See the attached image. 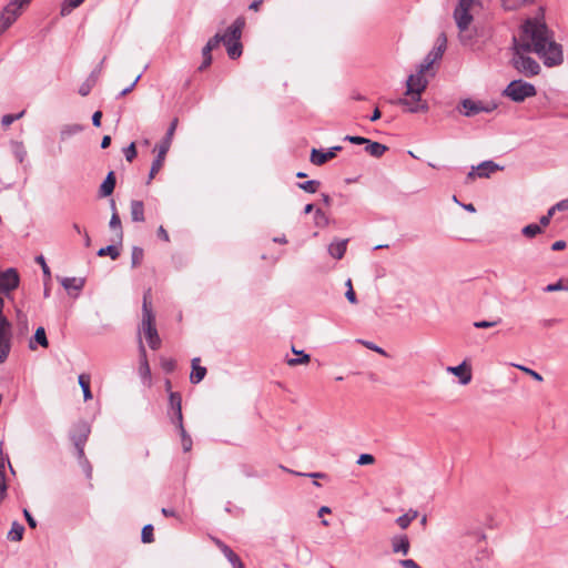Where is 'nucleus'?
<instances>
[{
	"label": "nucleus",
	"instance_id": "f257e3e1",
	"mask_svg": "<svg viewBox=\"0 0 568 568\" xmlns=\"http://www.w3.org/2000/svg\"><path fill=\"white\" fill-rule=\"evenodd\" d=\"M535 52L546 67H556L562 63V48L554 39L552 32L539 19H527L523 24L520 40L514 38L513 67L526 77H535L540 72L539 63L525 55Z\"/></svg>",
	"mask_w": 568,
	"mask_h": 568
},
{
	"label": "nucleus",
	"instance_id": "f03ea898",
	"mask_svg": "<svg viewBox=\"0 0 568 568\" xmlns=\"http://www.w3.org/2000/svg\"><path fill=\"white\" fill-rule=\"evenodd\" d=\"M20 277L14 268L0 271V364L4 363L9 357L12 347V324L3 315L4 298L19 286Z\"/></svg>",
	"mask_w": 568,
	"mask_h": 568
},
{
	"label": "nucleus",
	"instance_id": "7ed1b4c3",
	"mask_svg": "<svg viewBox=\"0 0 568 568\" xmlns=\"http://www.w3.org/2000/svg\"><path fill=\"white\" fill-rule=\"evenodd\" d=\"M477 4L478 0H459L454 10V19L459 30L460 41L464 43L471 39L468 29L473 21L471 11Z\"/></svg>",
	"mask_w": 568,
	"mask_h": 568
},
{
	"label": "nucleus",
	"instance_id": "20e7f679",
	"mask_svg": "<svg viewBox=\"0 0 568 568\" xmlns=\"http://www.w3.org/2000/svg\"><path fill=\"white\" fill-rule=\"evenodd\" d=\"M27 7L26 0H10L3 7L0 12V36L13 26Z\"/></svg>",
	"mask_w": 568,
	"mask_h": 568
},
{
	"label": "nucleus",
	"instance_id": "39448f33",
	"mask_svg": "<svg viewBox=\"0 0 568 568\" xmlns=\"http://www.w3.org/2000/svg\"><path fill=\"white\" fill-rule=\"evenodd\" d=\"M503 94L514 102H523L527 98L535 97L537 94V90L531 83L523 80H514L506 87Z\"/></svg>",
	"mask_w": 568,
	"mask_h": 568
},
{
	"label": "nucleus",
	"instance_id": "423d86ee",
	"mask_svg": "<svg viewBox=\"0 0 568 568\" xmlns=\"http://www.w3.org/2000/svg\"><path fill=\"white\" fill-rule=\"evenodd\" d=\"M446 48V38L443 34L437 40L436 47L425 57L423 62L418 65L417 71L426 75V72L433 67V64L440 60Z\"/></svg>",
	"mask_w": 568,
	"mask_h": 568
},
{
	"label": "nucleus",
	"instance_id": "0eeeda50",
	"mask_svg": "<svg viewBox=\"0 0 568 568\" xmlns=\"http://www.w3.org/2000/svg\"><path fill=\"white\" fill-rule=\"evenodd\" d=\"M153 315L148 310L146 302L144 301V337L146 338L150 348L158 349L161 346V338L153 324Z\"/></svg>",
	"mask_w": 568,
	"mask_h": 568
},
{
	"label": "nucleus",
	"instance_id": "6e6552de",
	"mask_svg": "<svg viewBox=\"0 0 568 568\" xmlns=\"http://www.w3.org/2000/svg\"><path fill=\"white\" fill-rule=\"evenodd\" d=\"M501 168L491 160L484 161L476 166H471L467 174L466 182H473L476 178L487 179Z\"/></svg>",
	"mask_w": 568,
	"mask_h": 568
},
{
	"label": "nucleus",
	"instance_id": "1a4fd4ad",
	"mask_svg": "<svg viewBox=\"0 0 568 568\" xmlns=\"http://www.w3.org/2000/svg\"><path fill=\"white\" fill-rule=\"evenodd\" d=\"M394 103L405 106L410 113L428 111V104L422 100L420 94H405V97L397 99Z\"/></svg>",
	"mask_w": 568,
	"mask_h": 568
},
{
	"label": "nucleus",
	"instance_id": "9d476101",
	"mask_svg": "<svg viewBox=\"0 0 568 568\" xmlns=\"http://www.w3.org/2000/svg\"><path fill=\"white\" fill-rule=\"evenodd\" d=\"M428 85V80L425 74L419 73L418 71L414 74H410L406 80V91L405 94H420L426 90Z\"/></svg>",
	"mask_w": 568,
	"mask_h": 568
},
{
	"label": "nucleus",
	"instance_id": "9b49d317",
	"mask_svg": "<svg viewBox=\"0 0 568 568\" xmlns=\"http://www.w3.org/2000/svg\"><path fill=\"white\" fill-rule=\"evenodd\" d=\"M90 434V427L85 423L77 425L75 433L72 435V442L78 450L79 457L84 455V444Z\"/></svg>",
	"mask_w": 568,
	"mask_h": 568
},
{
	"label": "nucleus",
	"instance_id": "f8f14e48",
	"mask_svg": "<svg viewBox=\"0 0 568 568\" xmlns=\"http://www.w3.org/2000/svg\"><path fill=\"white\" fill-rule=\"evenodd\" d=\"M244 26L245 19L243 17L236 18V20L226 29L225 33L222 34L223 43L240 41Z\"/></svg>",
	"mask_w": 568,
	"mask_h": 568
},
{
	"label": "nucleus",
	"instance_id": "ddd939ff",
	"mask_svg": "<svg viewBox=\"0 0 568 568\" xmlns=\"http://www.w3.org/2000/svg\"><path fill=\"white\" fill-rule=\"evenodd\" d=\"M342 150V146L335 145L332 146L327 152H323L322 150L313 149L311 152V162L314 165L321 166L325 164L328 160L336 156L337 152Z\"/></svg>",
	"mask_w": 568,
	"mask_h": 568
},
{
	"label": "nucleus",
	"instance_id": "4468645a",
	"mask_svg": "<svg viewBox=\"0 0 568 568\" xmlns=\"http://www.w3.org/2000/svg\"><path fill=\"white\" fill-rule=\"evenodd\" d=\"M446 371L449 373V374H453L454 376L458 377L459 378V383L462 385H467L470 383L471 381V368L470 366L468 365V363L466 361H464L462 364L457 365V366H448L446 368Z\"/></svg>",
	"mask_w": 568,
	"mask_h": 568
},
{
	"label": "nucleus",
	"instance_id": "2eb2a0df",
	"mask_svg": "<svg viewBox=\"0 0 568 568\" xmlns=\"http://www.w3.org/2000/svg\"><path fill=\"white\" fill-rule=\"evenodd\" d=\"M463 114L465 116H474L480 112H491V109H485V104L480 101L465 99L462 101Z\"/></svg>",
	"mask_w": 568,
	"mask_h": 568
},
{
	"label": "nucleus",
	"instance_id": "dca6fc26",
	"mask_svg": "<svg viewBox=\"0 0 568 568\" xmlns=\"http://www.w3.org/2000/svg\"><path fill=\"white\" fill-rule=\"evenodd\" d=\"M215 545L222 551V554L226 557V559L231 562L233 568H244L243 562L240 557L223 541L220 539L214 540Z\"/></svg>",
	"mask_w": 568,
	"mask_h": 568
},
{
	"label": "nucleus",
	"instance_id": "f3484780",
	"mask_svg": "<svg viewBox=\"0 0 568 568\" xmlns=\"http://www.w3.org/2000/svg\"><path fill=\"white\" fill-rule=\"evenodd\" d=\"M158 155L155 160L152 163L151 170H150V179H153L154 175L160 171V169L163 165L165 155L169 151L168 149V142H161L159 145H156Z\"/></svg>",
	"mask_w": 568,
	"mask_h": 568
},
{
	"label": "nucleus",
	"instance_id": "a211bd4d",
	"mask_svg": "<svg viewBox=\"0 0 568 568\" xmlns=\"http://www.w3.org/2000/svg\"><path fill=\"white\" fill-rule=\"evenodd\" d=\"M111 210H112V216L110 219L109 226L112 231L115 232V239L121 242L123 239V231H122V226H121L120 216L116 212L114 200H111Z\"/></svg>",
	"mask_w": 568,
	"mask_h": 568
},
{
	"label": "nucleus",
	"instance_id": "6ab92c4d",
	"mask_svg": "<svg viewBox=\"0 0 568 568\" xmlns=\"http://www.w3.org/2000/svg\"><path fill=\"white\" fill-rule=\"evenodd\" d=\"M115 187V175L114 172H109L102 184L100 185V195L105 197L113 193Z\"/></svg>",
	"mask_w": 568,
	"mask_h": 568
},
{
	"label": "nucleus",
	"instance_id": "aec40b11",
	"mask_svg": "<svg viewBox=\"0 0 568 568\" xmlns=\"http://www.w3.org/2000/svg\"><path fill=\"white\" fill-rule=\"evenodd\" d=\"M181 395L179 393H171L170 394V405L172 408V422L174 419H182V406H181Z\"/></svg>",
	"mask_w": 568,
	"mask_h": 568
},
{
	"label": "nucleus",
	"instance_id": "412c9836",
	"mask_svg": "<svg viewBox=\"0 0 568 568\" xmlns=\"http://www.w3.org/2000/svg\"><path fill=\"white\" fill-rule=\"evenodd\" d=\"M347 242V240H342L331 243L328 246L329 255L336 260H341L346 252Z\"/></svg>",
	"mask_w": 568,
	"mask_h": 568
},
{
	"label": "nucleus",
	"instance_id": "4be33fe9",
	"mask_svg": "<svg viewBox=\"0 0 568 568\" xmlns=\"http://www.w3.org/2000/svg\"><path fill=\"white\" fill-rule=\"evenodd\" d=\"M84 278H81V277H63L61 280V285L67 290V291H71V290H74V291H81L84 286Z\"/></svg>",
	"mask_w": 568,
	"mask_h": 568
},
{
	"label": "nucleus",
	"instance_id": "5701e85b",
	"mask_svg": "<svg viewBox=\"0 0 568 568\" xmlns=\"http://www.w3.org/2000/svg\"><path fill=\"white\" fill-rule=\"evenodd\" d=\"M365 150L369 155L374 158H381L388 150V148L382 143L368 140Z\"/></svg>",
	"mask_w": 568,
	"mask_h": 568
},
{
	"label": "nucleus",
	"instance_id": "b1692460",
	"mask_svg": "<svg viewBox=\"0 0 568 568\" xmlns=\"http://www.w3.org/2000/svg\"><path fill=\"white\" fill-rule=\"evenodd\" d=\"M34 342L38 343L39 345H41L44 348H47L49 346V342H48V338H47V335H45V331H44V328L42 326L37 328L36 333H34V336H33V339L30 341L29 347L31 349H36Z\"/></svg>",
	"mask_w": 568,
	"mask_h": 568
},
{
	"label": "nucleus",
	"instance_id": "393cba45",
	"mask_svg": "<svg viewBox=\"0 0 568 568\" xmlns=\"http://www.w3.org/2000/svg\"><path fill=\"white\" fill-rule=\"evenodd\" d=\"M393 551L400 552L403 555H407L409 550V541L406 536H400L393 539L392 542Z\"/></svg>",
	"mask_w": 568,
	"mask_h": 568
},
{
	"label": "nucleus",
	"instance_id": "a878e982",
	"mask_svg": "<svg viewBox=\"0 0 568 568\" xmlns=\"http://www.w3.org/2000/svg\"><path fill=\"white\" fill-rule=\"evenodd\" d=\"M82 130H83V126L81 124H78V123L67 124L61 129L60 135H61L62 140H67L70 136L80 133Z\"/></svg>",
	"mask_w": 568,
	"mask_h": 568
},
{
	"label": "nucleus",
	"instance_id": "bb28decb",
	"mask_svg": "<svg viewBox=\"0 0 568 568\" xmlns=\"http://www.w3.org/2000/svg\"><path fill=\"white\" fill-rule=\"evenodd\" d=\"M78 382H79L80 387L82 388L84 400L87 402V400L92 399V393L90 389V376L85 375V374H81V375H79Z\"/></svg>",
	"mask_w": 568,
	"mask_h": 568
},
{
	"label": "nucleus",
	"instance_id": "cd10ccee",
	"mask_svg": "<svg viewBox=\"0 0 568 568\" xmlns=\"http://www.w3.org/2000/svg\"><path fill=\"white\" fill-rule=\"evenodd\" d=\"M418 516V513L417 510H408L406 514L399 516L397 519H396V523L397 525L402 528V529H406L410 523Z\"/></svg>",
	"mask_w": 568,
	"mask_h": 568
},
{
	"label": "nucleus",
	"instance_id": "c85d7f7f",
	"mask_svg": "<svg viewBox=\"0 0 568 568\" xmlns=\"http://www.w3.org/2000/svg\"><path fill=\"white\" fill-rule=\"evenodd\" d=\"M292 351H293V353L298 355V357L290 358L287 361V364L290 366H297V365L307 364L311 361L310 355L304 353L303 351H296L295 347H292Z\"/></svg>",
	"mask_w": 568,
	"mask_h": 568
},
{
	"label": "nucleus",
	"instance_id": "c756f323",
	"mask_svg": "<svg viewBox=\"0 0 568 568\" xmlns=\"http://www.w3.org/2000/svg\"><path fill=\"white\" fill-rule=\"evenodd\" d=\"M224 45L226 47L227 55L231 59L234 60V59H237V58L241 57V54H242V44H241L240 41L224 43Z\"/></svg>",
	"mask_w": 568,
	"mask_h": 568
},
{
	"label": "nucleus",
	"instance_id": "7c9ffc66",
	"mask_svg": "<svg viewBox=\"0 0 568 568\" xmlns=\"http://www.w3.org/2000/svg\"><path fill=\"white\" fill-rule=\"evenodd\" d=\"M84 0H64L61 6V16H68L78 8L80 4L83 3Z\"/></svg>",
	"mask_w": 568,
	"mask_h": 568
},
{
	"label": "nucleus",
	"instance_id": "2f4dec72",
	"mask_svg": "<svg viewBox=\"0 0 568 568\" xmlns=\"http://www.w3.org/2000/svg\"><path fill=\"white\" fill-rule=\"evenodd\" d=\"M206 374V368L200 365H194L192 373L190 375V381L193 384L200 383Z\"/></svg>",
	"mask_w": 568,
	"mask_h": 568
},
{
	"label": "nucleus",
	"instance_id": "473e14b6",
	"mask_svg": "<svg viewBox=\"0 0 568 568\" xmlns=\"http://www.w3.org/2000/svg\"><path fill=\"white\" fill-rule=\"evenodd\" d=\"M542 229L538 224H528L521 229V234L528 239H532L536 235L540 234Z\"/></svg>",
	"mask_w": 568,
	"mask_h": 568
},
{
	"label": "nucleus",
	"instance_id": "72a5a7b5",
	"mask_svg": "<svg viewBox=\"0 0 568 568\" xmlns=\"http://www.w3.org/2000/svg\"><path fill=\"white\" fill-rule=\"evenodd\" d=\"M99 256H110L112 260H115L120 255V250L115 245H108L105 247H101L98 251Z\"/></svg>",
	"mask_w": 568,
	"mask_h": 568
},
{
	"label": "nucleus",
	"instance_id": "f704fd0d",
	"mask_svg": "<svg viewBox=\"0 0 568 568\" xmlns=\"http://www.w3.org/2000/svg\"><path fill=\"white\" fill-rule=\"evenodd\" d=\"M24 528L18 523H13L11 530L8 534L9 539L19 541L22 539Z\"/></svg>",
	"mask_w": 568,
	"mask_h": 568
},
{
	"label": "nucleus",
	"instance_id": "c9c22d12",
	"mask_svg": "<svg viewBox=\"0 0 568 568\" xmlns=\"http://www.w3.org/2000/svg\"><path fill=\"white\" fill-rule=\"evenodd\" d=\"M12 152L16 159L21 163L27 156V151L21 142L12 143Z\"/></svg>",
	"mask_w": 568,
	"mask_h": 568
},
{
	"label": "nucleus",
	"instance_id": "e433bc0d",
	"mask_svg": "<svg viewBox=\"0 0 568 568\" xmlns=\"http://www.w3.org/2000/svg\"><path fill=\"white\" fill-rule=\"evenodd\" d=\"M297 185L301 190H303L307 193H315V192H317V190L321 185V182L317 180H310V181H306L303 183H298Z\"/></svg>",
	"mask_w": 568,
	"mask_h": 568
},
{
	"label": "nucleus",
	"instance_id": "4c0bfd02",
	"mask_svg": "<svg viewBox=\"0 0 568 568\" xmlns=\"http://www.w3.org/2000/svg\"><path fill=\"white\" fill-rule=\"evenodd\" d=\"M17 323H18L20 332L22 334H27L29 331L28 317L21 310H17Z\"/></svg>",
	"mask_w": 568,
	"mask_h": 568
},
{
	"label": "nucleus",
	"instance_id": "58836bf2",
	"mask_svg": "<svg viewBox=\"0 0 568 568\" xmlns=\"http://www.w3.org/2000/svg\"><path fill=\"white\" fill-rule=\"evenodd\" d=\"M503 1V6L506 10H516L529 2H531L532 0H501Z\"/></svg>",
	"mask_w": 568,
	"mask_h": 568
},
{
	"label": "nucleus",
	"instance_id": "ea45409f",
	"mask_svg": "<svg viewBox=\"0 0 568 568\" xmlns=\"http://www.w3.org/2000/svg\"><path fill=\"white\" fill-rule=\"evenodd\" d=\"M131 216L132 220L138 222L142 220V202L133 201L131 204Z\"/></svg>",
	"mask_w": 568,
	"mask_h": 568
},
{
	"label": "nucleus",
	"instance_id": "a19ab883",
	"mask_svg": "<svg viewBox=\"0 0 568 568\" xmlns=\"http://www.w3.org/2000/svg\"><path fill=\"white\" fill-rule=\"evenodd\" d=\"M511 365L514 367L520 369L521 372L526 373L527 375L531 376L535 381L542 382V376L538 372H536L529 367H526L524 365H519V364H511Z\"/></svg>",
	"mask_w": 568,
	"mask_h": 568
},
{
	"label": "nucleus",
	"instance_id": "79ce46f5",
	"mask_svg": "<svg viewBox=\"0 0 568 568\" xmlns=\"http://www.w3.org/2000/svg\"><path fill=\"white\" fill-rule=\"evenodd\" d=\"M9 466L12 474H14V470L10 464L9 457L3 454L2 450V443H0V470L1 473H6V467Z\"/></svg>",
	"mask_w": 568,
	"mask_h": 568
},
{
	"label": "nucleus",
	"instance_id": "37998d69",
	"mask_svg": "<svg viewBox=\"0 0 568 568\" xmlns=\"http://www.w3.org/2000/svg\"><path fill=\"white\" fill-rule=\"evenodd\" d=\"M176 125H178V120L174 119L170 125V128L168 129V132L165 134V136L163 138V140L161 142H168V149H170V145H171V141H172V136L174 134V131L176 129Z\"/></svg>",
	"mask_w": 568,
	"mask_h": 568
},
{
	"label": "nucleus",
	"instance_id": "c03bdc74",
	"mask_svg": "<svg viewBox=\"0 0 568 568\" xmlns=\"http://www.w3.org/2000/svg\"><path fill=\"white\" fill-rule=\"evenodd\" d=\"M94 85V80L92 79H88L85 80L79 88V93L82 95V97H85L90 93V91L92 90Z\"/></svg>",
	"mask_w": 568,
	"mask_h": 568
},
{
	"label": "nucleus",
	"instance_id": "a18cd8bd",
	"mask_svg": "<svg viewBox=\"0 0 568 568\" xmlns=\"http://www.w3.org/2000/svg\"><path fill=\"white\" fill-rule=\"evenodd\" d=\"M500 322H501L500 318H498L497 321H477L474 323V326L476 328H490V327L496 326Z\"/></svg>",
	"mask_w": 568,
	"mask_h": 568
},
{
	"label": "nucleus",
	"instance_id": "49530a36",
	"mask_svg": "<svg viewBox=\"0 0 568 568\" xmlns=\"http://www.w3.org/2000/svg\"><path fill=\"white\" fill-rule=\"evenodd\" d=\"M23 111L18 114H7L2 118L1 122L3 126H9L12 124L16 120L20 119L23 115Z\"/></svg>",
	"mask_w": 568,
	"mask_h": 568
},
{
	"label": "nucleus",
	"instance_id": "de8ad7c7",
	"mask_svg": "<svg viewBox=\"0 0 568 568\" xmlns=\"http://www.w3.org/2000/svg\"><path fill=\"white\" fill-rule=\"evenodd\" d=\"M36 262L41 266L44 276L49 280L51 277V272L45 263L44 257L42 255H39L36 257Z\"/></svg>",
	"mask_w": 568,
	"mask_h": 568
},
{
	"label": "nucleus",
	"instance_id": "09e8293b",
	"mask_svg": "<svg viewBox=\"0 0 568 568\" xmlns=\"http://www.w3.org/2000/svg\"><path fill=\"white\" fill-rule=\"evenodd\" d=\"M374 462H375V458L373 455L362 454V455H359L356 463L361 466H364V465H372V464H374Z\"/></svg>",
	"mask_w": 568,
	"mask_h": 568
},
{
	"label": "nucleus",
	"instance_id": "8fccbe9b",
	"mask_svg": "<svg viewBox=\"0 0 568 568\" xmlns=\"http://www.w3.org/2000/svg\"><path fill=\"white\" fill-rule=\"evenodd\" d=\"M125 159L131 162L136 156L135 143H131L129 146L124 149Z\"/></svg>",
	"mask_w": 568,
	"mask_h": 568
},
{
	"label": "nucleus",
	"instance_id": "3c124183",
	"mask_svg": "<svg viewBox=\"0 0 568 568\" xmlns=\"http://www.w3.org/2000/svg\"><path fill=\"white\" fill-rule=\"evenodd\" d=\"M153 530L154 528L151 524L144 525V544L154 541Z\"/></svg>",
	"mask_w": 568,
	"mask_h": 568
},
{
	"label": "nucleus",
	"instance_id": "603ef678",
	"mask_svg": "<svg viewBox=\"0 0 568 568\" xmlns=\"http://www.w3.org/2000/svg\"><path fill=\"white\" fill-rule=\"evenodd\" d=\"M223 42V38L221 33H216L213 38H211L205 45L210 47L211 50H214Z\"/></svg>",
	"mask_w": 568,
	"mask_h": 568
},
{
	"label": "nucleus",
	"instance_id": "864d4df0",
	"mask_svg": "<svg viewBox=\"0 0 568 568\" xmlns=\"http://www.w3.org/2000/svg\"><path fill=\"white\" fill-rule=\"evenodd\" d=\"M173 424L176 425L178 429H179V433H180V436H181V442L183 440V438H190L191 436L186 433L184 426H183V418L182 419H174V422H172Z\"/></svg>",
	"mask_w": 568,
	"mask_h": 568
},
{
	"label": "nucleus",
	"instance_id": "5fc2aeb1",
	"mask_svg": "<svg viewBox=\"0 0 568 568\" xmlns=\"http://www.w3.org/2000/svg\"><path fill=\"white\" fill-rule=\"evenodd\" d=\"M344 140L349 141L353 144H367L369 139L357 135H346Z\"/></svg>",
	"mask_w": 568,
	"mask_h": 568
},
{
	"label": "nucleus",
	"instance_id": "6e6d98bb",
	"mask_svg": "<svg viewBox=\"0 0 568 568\" xmlns=\"http://www.w3.org/2000/svg\"><path fill=\"white\" fill-rule=\"evenodd\" d=\"M142 257V250L139 247H134L132 252V266H136L140 263Z\"/></svg>",
	"mask_w": 568,
	"mask_h": 568
},
{
	"label": "nucleus",
	"instance_id": "4d7b16f0",
	"mask_svg": "<svg viewBox=\"0 0 568 568\" xmlns=\"http://www.w3.org/2000/svg\"><path fill=\"white\" fill-rule=\"evenodd\" d=\"M403 568H422L415 560L413 559H403L399 561Z\"/></svg>",
	"mask_w": 568,
	"mask_h": 568
},
{
	"label": "nucleus",
	"instance_id": "13d9d810",
	"mask_svg": "<svg viewBox=\"0 0 568 568\" xmlns=\"http://www.w3.org/2000/svg\"><path fill=\"white\" fill-rule=\"evenodd\" d=\"M363 344L368 348V349H372V351H375L376 353L381 354V355H384L386 356V352L381 348L379 346L371 343V342H363Z\"/></svg>",
	"mask_w": 568,
	"mask_h": 568
},
{
	"label": "nucleus",
	"instance_id": "bf43d9fd",
	"mask_svg": "<svg viewBox=\"0 0 568 568\" xmlns=\"http://www.w3.org/2000/svg\"><path fill=\"white\" fill-rule=\"evenodd\" d=\"M292 474H294L296 476H307V477H312V478H325L326 477V474H324V473L304 474V473H298V471H292Z\"/></svg>",
	"mask_w": 568,
	"mask_h": 568
},
{
	"label": "nucleus",
	"instance_id": "052dcab7",
	"mask_svg": "<svg viewBox=\"0 0 568 568\" xmlns=\"http://www.w3.org/2000/svg\"><path fill=\"white\" fill-rule=\"evenodd\" d=\"M564 285L561 282H557V283H554V284H549L545 287V291L546 292H556V291H560V290H564Z\"/></svg>",
	"mask_w": 568,
	"mask_h": 568
},
{
	"label": "nucleus",
	"instance_id": "680f3d73",
	"mask_svg": "<svg viewBox=\"0 0 568 568\" xmlns=\"http://www.w3.org/2000/svg\"><path fill=\"white\" fill-rule=\"evenodd\" d=\"M555 209H557L558 212L568 211V197L557 202Z\"/></svg>",
	"mask_w": 568,
	"mask_h": 568
},
{
	"label": "nucleus",
	"instance_id": "e2e57ef3",
	"mask_svg": "<svg viewBox=\"0 0 568 568\" xmlns=\"http://www.w3.org/2000/svg\"><path fill=\"white\" fill-rule=\"evenodd\" d=\"M345 296L349 303H352V304L357 303L356 294L353 288H347Z\"/></svg>",
	"mask_w": 568,
	"mask_h": 568
},
{
	"label": "nucleus",
	"instance_id": "0e129e2a",
	"mask_svg": "<svg viewBox=\"0 0 568 568\" xmlns=\"http://www.w3.org/2000/svg\"><path fill=\"white\" fill-rule=\"evenodd\" d=\"M23 515L26 517V520L28 523V525L31 527V528H36L37 527V521L34 520V518L31 516V514L24 509L23 510Z\"/></svg>",
	"mask_w": 568,
	"mask_h": 568
},
{
	"label": "nucleus",
	"instance_id": "69168bd1",
	"mask_svg": "<svg viewBox=\"0 0 568 568\" xmlns=\"http://www.w3.org/2000/svg\"><path fill=\"white\" fill-rule=\"evenodd\" d=\"M101 119H102V112L101 111L94 112L93 115H92V124L94 126H100L101 125Z\"/></svg>",
	"mask_w": 568,
	"mask_h": 568
},
{
	"label": "nucleus",
	"instance_id": "338daca9",
	"mask_svg": "<svg viewBox=\"0 0 568 568\" xmlns=\"http://www.w3.org/2000/svg\"><path fill=\"white\" fill-rule=\"evenodd\" d=\"M182 448L185 453L190 452L192 449V438H183Z\"/></svg>",
	"mask_w": 568,
	"mask_h": 568
},
{
	"label": "nucleus",
	"instance_id": "774afa93",
	"mask_svg": "<svg viewBox=\"0 0 568 568\" xmlns=\"http://www.w3.org/2000/svg\"><path fill=\"white\" fill-rule=\"evenodd\" d=\"M212 63V57H205L203 58V61L201 63V65L199 67V70L200 71H203L205 70L206 68H209Z\"/></svg>",
	"mask_w": 568,
	"mask_h": 568
}]
</instances>
